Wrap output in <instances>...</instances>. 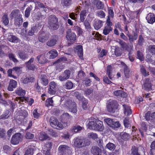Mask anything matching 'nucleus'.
<instances>
[{
    "label": "nucleus",
    "mask_w": 155,
    "mask_h": 155,
    "mask_svg": "<svg viewBox=\"0 0 155 155\" xmlns=\"http://www.w3.org/2000/svg\"><path fill=\"white\" fill-rule=\"evenodd\" d=\"M89 143L85 139H82L77 137L74 140L73 146L74 148H80L88 145Z\"/></svg>",
    "instance_id": "f257e3e1"
},
{
    "label": "nucleus",
    "mask_w": 155,
    "mask_h": 155,
    "mask_svg": "<svg viewBox=\"0 0 155 155\" xmlns=\"http://www.w3.org/2000/svg\"><path fill=\"white\" fill-rule=\"evenodd\" d=\"M48 22L49 28L52 30H56L58 28V19L54 15H50L49 18Z\"/></svg>",
    "instance_id": "f03ea898"
},
{
    "label": "nucleus",
    "mask_w": 155,
    "mask_h": 155,
    "mask_svg": "<svg viewBox=\"0 0 155 155\" xmlns=\"http://www.w3.org/2000/svg\"><path fill=\"white\" fill-rule=\"evenodd\" d=\"M50 124L53 127L57 129H62L64 127H66V124H62L60 123L58 120L56 118L51 117L50 119Z\"/></svg>",
    "instance_id": "7ed1b4c3"
},
{
    "label": "nucleus",
    "mask_w": 155,
    "mask_h": 155,
    "mask_svg": "<svg viewBox=\"0 0 155 155\" xmlns=\"http://www.w3.org/2000/svg\"><path fill=\"white\" fill-rule=\"evenodd\" d=\"M126 33L129 38V40L130 43H132L134 41L136 40L138 37V32L136 31H133L131 34L128 30L127 26H125L124 28Z\"/></svg>",
    "instance_id": "20e7f679"
},
{
    "label": "nucleus",
    "mask_w": 155,
    "mask_h": 155,
    "mask_svg": "<svg viewBox=\"0 0 155 155\" xmlns=\"http://www.w3.org/2000/svg\"><path fill=\"white\" fill-rule=\"evenodd\" d=\"M38 31V28L36 26L31 27L28 30L25 29L26 33L25 34L24 37L27 40H28L29 39V36H32L34 35L35 33H37Z\"/></svg>",
    "instance_id": "39448f33"
},
{
    "label": "nucleus",
    "mask_w": 155,
    "mask_h": 155,
    "mask_svg": "<svg viewBox=\"0 0 155 155\" xmlns=\"http://www.w3.org/2000/svg\"><path fill=\"white\" fill-rule=\"evenodd\" d=\"M22 138L23 136L21 133H16L12 136L11 143L13 145H17L22 140Z\"/></svg>",
    "instance_id": "423d86ee"
},
{
    "label": "nucleus",
    "mask_w": 155,
    "mask_h": 155,
    "mask_svg": "<svg viewBox=\"0 0 155 155\" xmlns=\"http://www.w3.org/2000/svg\"><path fill=\"white\" fill-rule=\"evenodd\" d=\"M144 152V149L141 146H133L131 149V154L132 155H141Z\"/></svg>",
    "instance_id": "0eeeda50"
},
{
    "label": "nucleus",
    "mask_w": 155,
    "mask_h": 155,
    "mask_svg": "<svg viewBox=\"0 0 155 155\" xmlns=\"http://www.w3.org/2000/svg\"><path fill=\"white\" fill-rule=\"evenodd\" d=\"M66 105L69 107V110L73 113H76L77 111L76 104L74 102H72L71 100H68L65 102Z\"/></svg>",
    "instance_id": "6e6552de"
},
{
    "label": "nucleus",
    "mask_w": 155,
    "mask_h": 155,
    "mask_svg": "<svg viewBox=\"0 0 155 155\" xmlns=\"http://www.w3.org/2000/svg\"><path fill=\"white\" fill-rule=\"evenodd\" d=\"M118 105L116 101H113L110 102L107 106L108 111L110 112H113L117 108Z\"/></svg>",
    "instance_id": "1a4fd4ad"
},
{
    "label": "nucleus",
    "mask_w": 155,
    "mask_h": 155,
    "mask_svg": "<svg viewBox=\"0 0 155 155\" xmlns=\"http://www.w3.org/2000/svg\"><path fill=\"white\" fill-rule=\"evenodd\" d=\"M66 37L67 39L69 41L72 42L76 39V35L75 34L71 32V29H68L66 32Z\"/></svg>",
    "instance_id": "9d476101"
},
{
    "label": "nucleus",
    "mask_w": 155,
    "mask_h": 155,
    "mask_svg": "<svg viewBox=\"0 0 155 155\" xmlns=\"http://www.w3.org/2000/svg\"><path fill=\"white\" fill-rule=\"evenodd\" d=\"M49 38L48 35L46 34L44 31H41L38 34V39L41 42H45Z\"/></svg>",
    "instance_id": "9b49d317"
},
{
    "label": "nucleus",
    "mask_w": 155,
    "mask_h": 155,
    "mask_svg": "<svg viewBox=\"0 0 155 155\" xmlns=\"http://www.w3.org/2000/svg\"><path fill=\"white\" fill-rule=\"evenodd\" d=\"M34 60V58H31L28 61L25 63V64L26 67L28 70L34 71L36 69V66L34 64H32Z\"/></svg>",
    "instance_id": "f8f14e48"
},
{
    "label": "nucleus",
    "mask_w": 155,
    "mask_h": 155,
    "mask_svg": "<svg viewBox=\"0 0 155 155\" xmlns=\"http://www.w3.org/2000/svg\"><path fill=\"white\" fill-rule=\"evenodd\" d=\"M70 74V71L66 70L64 71L62 75L59 77V79L61 81H65L69 78Z\"/></svg>",
    "instance_id": "ddd939ff"
},
{
    "label": "nucleus",
    "mask_w": 155,
    "mask_h": 155,
    "mask_svg": "<svg viewBox=\"0 0 155 155\" xmlns=\"http://www.w3.org/2000/svg\"><path fill=\"white\" fill-rule=\"evenodd\" d=\"M119 43L123 49L129 52V54L130 53L131 51V48L129 47L128 44L127 43L122 40H119Z\"/></svg>",
    "instance_id": "4468645a"
},
{
    "label": "nucleus",
    "mask_w": 155,
    "mask_h": 155,
    "mask_svg": "<svg viewBox=\"0 0 155 155\" xmlns=\"http://www.w3.org/2000/svg\"><path fill=\"white\" fill-rule=\"evenodd\" d=\"M56 84L54 81L51 82L49 84V88L48 89V92L51 94H54L56 91Z\"/></svg>",
    "instance_id": "2eb2a0df"
},
{
    "label": "nucleus",
    "mask_w": 155,
    "mask_h": 155,
    "mask_svg": "<svg viewBox=\"0 0 155 155\" xmlns=\"http://www.w3.org/2000/svg\"><path fill=\"white\" fill-rule=\"evenodd\" d=\"M58 150L60 152L63 153H68L71 152L70 147L66 145H60L58 148Z\"/></svg>",
    "instance_id": "dca6fc26"
},
{
    "label": "nucleus",
    "mask_w": 155,
    "mask_h": 155,
    "mask_svg": "<svg viewBox=\"0 0 155 155\" xmlns=\"http://www.w3.org/2000/svg\"><path fill=\"white\" fill-rule=\"evenodd\" d=\"M91 151L94 155H101L102 152L101 149L96 146H93L91 149Z\"/></svg>",
    "instance_id": "f3484780"
},
{
    "label": "nucleus",
    "mask_w": 155,
    "mask_h": 155,
    "mask_svg": "<svg viewBox=\"0 0 155 155\" xmlns=\"http://www.w3.org/2000/svg\"><path fill=\"white\" fill-rule=\"evenodd\" d=\"M146 19L148 23L152 24L155 21V15L153 13H150L147 15Z\"/></svg>",
    "instance_id": "a211bd4d"
},
{
    "label": "nucleus",
    "mask_w": 155,
    "mask_h": 155,
    "mask_svg": "<svg viewBox=\"0 0 155 155\" xmlns=\"http://www.w3.org/2000/svg\"><path fill=\"white\" fill-rule=\"evenodd\" d=\"M37 59L38 62L41 64H45L48 61L44 54H41L37 56Z\"/></svg>",
    "instance_id": "6ab92c4d"
},
{
    "label": "nucleus",
    "mask_w": 155,
    "mask_h": 155,
    "mask_svg": "<svg viewBox=\"0 0 155 155\" xmlns=\"http://www.w3.org/2000/svg\"><path fill=\"white\" fill-rule=\"evenodd\" d=\"M152 85L150 81V79L146 78V80L143 84V88L145 90H150L151 89Z\"/></svg>",
    "instance_id": "aec40b11"
},
{
    "label": "nucleus",
    "mask_w": 155,
    "mask_h": 155,
    "mask_svg": "<svg viewBox=\"0 0 155 155\" xmlns=\"http://www.w3.org/2000/svg\"><path fill=\"white\" fill-rule=\"evenodd\" d=\"M1 21L5 26L8 25L9 22V18L8 14L7 13H4L1 18Z\"/></svg>",
    "instance_id": "412c9836"
},
{
    "label": "nucleus",
    "mask_w": 155,
    "mask_h": 155,
    "mask_svg": "<svg viewBox=\"0 0 155 155\" xmlns=\"http://www.w3.org/2000/svg\"><path fill=\"white\" fill-rule=\"evenodd\" d=\"M95 125V130L102 131L103 130L104 127L102 121L97 120Z\"/></svg>",
    "instance_id": "4be33fe9"
},
{
    "label": "nucleus",
    "mask_w": 155,
    "mask_h": 155,
    "mask_svg": "<svg viewBox=\"0 0 155 155\" xmlns=\"http://www.w3.org/2000/svg\"><path fill=\"white\" fill-rule=\"evenodd\" d=\"M17 85V82L16 81L12 79L11 80L8 89L10 91H12L13 89L16 87Z\"/></svg>",
    "instance_id": "5701e85b"
},
{
    "label": "nucleus",
    "mask_w": 155,
    "mask_h": 155,
    "mask_svg": "<svg viewBox=\"0 0 155 155\" xmlns=\"http://www.w3.org/2000/svg\"><path fill=\"white\" fill-rule=\"evenodd\" d=\"M93 3L98 9L104 8V5L101 1L99 0H94Z\"/></svg>",
    "instance_id": "b1692460"
},
{
    "label": "nucleus",
    "mask_w": 155,
    "mask_h": 155,
    "mask_svg": "<svg viewBox=\"0 0 155 155\" xmlns=\"http://www.w3.org/2000/svg\"><path fill=\"white\" fill-rule=\"evenodd\" d=\"M61 121L63 124H66V126H67V123L68 121L69 120V114L67 113L63 114L61 116Z\"/></svg>",
    "instance_id": "393cba45"
},
{
    "label": "nucleus",
    "mask_w": 155,
    "mask_h": 155,
    "mask_svg": "<svg viewBox=\"0 0 155 155\" xmlns=\"http://www.w3.org/2000/svg\"><path fill=\"white\" fill-rule=\"evenodd\" d=\"M41 83L45 86H46L48 84V77L45 74H41L40 76Z\"/></svg>",
    "instance_id": "a878e982"
},
{
    "label": "nucleus",
    "mask_w": 155,
    "mask_h": 155,
    "mask_svg": "<svg viewBox=\"0 0 155 155\" xmlns=\"http://www.w3.org/2000/svg\"><path fill=\"white\" fill-rule=\"evenodd\" d=\"M114 93L115 96L121 97H125L127 96V94L122 90H117L114 91Z\"/></svg>",
    "instance_id": "bb28decb"
},
{
    "label": "nucleus",
    "mask_w": 155,
    "mask_h": 155,
    "mask_svg": "<svg viewBox=\"0 0 155 155\" xmlns=\"http://www.w3.org/2000/svg\"><path fill=\"white\" fill-rule=\"evenodd\" d=\"M107 74L109 78L112 80L114 76L112 74V68L110 65L108 66L107 69Z\"/></svg>",
    "instance_id": "cd10ccee"
},
{
    "label": "nucleus",
    "mask_w": 155,
    "mask_h": 155,
    "mask_svg": "<svg viewBox=\"0 0 155 155\" xmlns=\"http://www.w3.org/2000/svg\"><path fill=\"white\" fill-rule=\"evenodd\" d=\"M22 22L23 19L21 16L20 15L15 17L14 20V24L15 25L19 26L21 24Z\"/></svg>",
    "instance_id": "c85d7f7f"
},
{
    "label": "nucleus",
    "mask_w": 155,
    "mask_h": 155,
    "mask_svg": "<svg viewBox=\"0 0 155 155\" xmlns=\"http://www.w3.org/2000/svg\"><path fill=\"white\" fill-rule=\"evenodd\" d=\"M48 54L49 55V58L53 59L55 58L58 55L57 51L55 49H53L49 51Z\"/></svg>",
    "instance_id": "c756f323"
},
{
    "label": "nucleus",
    "mask_w": 155,
    "mask_h": 155,
    "mask_svg": "<svg viewBox=\"0 0 155 155\" xmlns=\"http://www.w3.org/2000/svg\"><path fill=\"white\" fill-rule=\"evenodd\" d=\"M103 22L101 20H96L94 23V26L96 30L99 29L103 25Z\"/></svg>",
    "instance_id": "7c9ffc66"
},
{
    "label": "nucleus",
    "mask_w": 155,
    "mask_h": 155,
    "mask_svg": "<svg viewBox=\"0 0 155 155\" xmlns=\"http://www.w3.org/2000/svg\"><path fill=\"white\" fill-rule=\"evenodd\" d=\"M76 51L80 58L82 57L83 51L82 46L81 45H78L76 47Z\"/></svg>",
    "instance_id": "2f4dec72"
},
{
    "label": "nucleus",
    "mask_w": 155,
    "mask_h": 155,
    "mask_svg": "<svg viewBox=\"0 0 155 155\" xmlns=\"http://www.w3.org/2000/svg\"><path fill=\"white\" fill-rule=\"evenodd\" d=\"M124 109V113L125 115H129L131 114L132 112L130 107L125 104L123 105Z\"/></svg>",
    "instance_id": "473e14b6"
},
{
    "label": "nucleus",
    "mask_w": 155,
    "mask_h": 155,
    "mask_svg": "<svg viewBox=\"0 0 155 155\" xmlns=\"http://www.w3.org/2000/svg\"><path fill=\"white\" fill-rule=\"evenodd\" d=\"M19 57L20 59L23 61H25L27 60L28 58V55L24 52H19L18 53Z\"/></svg>",
    "instance_id": "72a5a7b5"
},
{
    "label": "nucleus",
    "mask_w": 155,
    "mask_h": 155,
    "mask_svg": "<svg viewBox=\"0 0 155 155\" xmlns=\"http://www.w3.org/2000/svg\"><path fill=\"white\" fill-rule=\"evenodd\" d=\"M57 42V40L56 39H51L47 42V45L49 47H52L55 45Z\"/></svg>",
    "instance_id": "f704fd0d"
},
{
    "label": "nucleus",
    "mask_w": 155,
    "mask_h": 155,
    "mask_svg": "<svg viewBox=\"0 0 155 155\" xmlns=\"http://www.w3.org/2000/svg\"><path fill=\"white\" fill-rule=\"evenodd\" d=\"M97 120L94 119L93 120L90 121L88 123L89 128L91 129L95 130Z\"/></svg>",
    "instance_id": "c9c22d12"
},
{
    "label": "nucleus",
    "mask_w": 155,
    "mask_h": 155,
    "mask_svg": "<svg viewBox=\"0 0 155 155\" xmlns=\"http://www.w3.org/2000/svg\"><path fill=\"white\" fill-rule=\"evenodd\" d=\"M8 39L9 41L13 43H17L18 40V39L16 36L13 35H8Z\"/></svg>",
    "instance_id": "e433bc0d"
},
{
    "label": "nucleus",
    "mask_w": 155,
    "mask_h": 155,
    "mask_svg": "<svg viewBox=\"0 0 155 155\" xmlns=\"http://www.w3.org/2000/svg\"><path fill=\"white\" fill-rule=\"evenodd\" d=\"M73 84L71 81H68L64 86L67 89H71L73 87Z\"/></svg>",
    "instance_id": "4c0bfd02"
},
{
    "label": "nucleus",
    "mask_w": 155,
    "mask_h": 155,
    "mask_svg": "<svg viewBox=\"0 0 155 155\" xmlns=\"http://www.w3.org/2000/svg\"><path fill=\"white\" fill-rule=\"evenodd\" d=\"M82 102V106L84 110H86L87 107L88 101L85 98H83L81 101Z\"/></svg>",
    "instance_id": "58836bf2"
},
{
    "label": "nucleus",
    "mask_w": 155,
    "mask_h": 155,
    "mask_svg": "<svg viewBox=\"0 0 155 155\" xmlns=\"http://www.w3.org/2000/svg\"><path fill=\"white\" fill-rule=\"evenodd\" d=\"M84 129V127L79 125H76L74 126L72 128V130L75 133L79 132Z\"/></svg>",
    "instance_id": "ea45409f"
},
{
    "label": "nucleus",
    "mask_w": 155,
    "mask_h": 155,
    "mask_svg": "<svg viewBox=\"0 0 155 155\" xmlns=\"http://www.w3.org/2000/svg\"><path fill=\"white\" fill-rule=\"evenodd\" d=\"M112 29L113 28L111 27L105 26L103 30V33L105 35H107L108 34Z\"/></svg>",
    "instance_id": "a19ab883"
},
{
    "label": "nucleus",
    "mask_w": 155,
    "mask_h": 155,
    "mask_svg": "<svg viewBox=\"0 0 155 155\" xmlns=\"http://www.w3.org/2000/svg\"><path fill=\"white\" fill-rule=\"evenodd\" d=\"M121 138L125 140H126L130 138L129 134L124 132H122L120 134Z\"/></svg>",
    "instance_id": "79ce46f5"
},
{
    "label": "nucleus",
    "mask_w": 155,
    "mask_h": 155,
    "mask_svg": "<svg viewBox=\"0 0 155 155\" xmlns=\"http://www.w3.org/2000/svg\"><path fill=\"white\" fill-rule=\"evenodd\" d=\"M16 93L19 95L23 96L24 95L25 93V91L24 90H23L21 88H18L16 91Z\"/></svg>",
    "instance_id": "37998d69"
},
{
    "label": "nucleus",
    "mask_w": 155,
    "mask_h": 155,
    "mask_svg": "<svg viewBox=\"0 0 155 155\" xmlns=\"http://www.w3.org/2000/svg\"><path fill=\"white\" fill-rule=\"evenodd\" d=\"M140 71L145 77L149 75V72L147 71L144 67L143 65L140 66Z\"/></svg>",
    "instance_id": "c03bdc74"
},
{
    "label": "nucleus",
    "mask_w": 155,
    "mask_h": 155,
    "mask_svg": "<svg viewBox=\"0 0 155 155\" xmlns=\"http://www.w3.org/2000/svg\"><path fill=\"white\" fill-rule=\"evenodd\" d=\"M67 59L65 57H63L60 58L58 59L56 61H55L54 63V64H57V65H60V63L61 62L65 61H67Z\"/></svg>",
    "instance_id": "a18cd8bd"
},
{
    "label": "nucleus",
    "mask_w": 155,
    "mask_h": 155,
    "mask_svg": "<svg viewBox=\"0 0 155 155\" xmlns=\"http://www.w3.org/2000/svg\"><path fill=\"white\" fill-rule=\"evenodd\" d=\"M115 55L117 56H120L122 54L121 49L119 47H117L116 48L114 51Z\"/></svg>",
    "instance_id": "49530a36"
},
{
    "label": "nucleus",
    "mask_w": 155,
    "mask_h": 155,
    "mask_svg": "<svg viewBox=\"0 0 155 155\" xmlns=\"http://www.w3.org/2000/svg\"><path fill=\"white\" fill-rule=\"evenodd\" d=\"M18 10L13 11L10 15V17L11 19H13L14 17L15 18V17L17 16L21 15L18 14Z\"/></svg>",
    "instance_id": "de8ad7c7"
},
{
    "label": "nucleus",
    "mask_w": 155,
    "mask_h": 155,
    "mask_svg": "<svg viewBox=\"0 0 155 155\" xmlns=\"http://www.w3.org/2000/svg\"><path fill=\"white\" fill-rule=\"evenodd\" d=\"M49 138V136L46 134L43 133H41L39 137L40 140L43 141Z\"/></svg>",
    "instance_id": "09e8293b"
},
{
    "label": "nucleus",
    "mask_w": 155,
    "mask_h": 155,
    "mask_svg": "<svg viewBox=\"0 0 155 155\" xmlns=\"http://www.w3.org/2000/svg\"><path fill=\"white\" fill-rule=\"evenodd\" d=\"M61 4L63 6H68L71 5V0H62Z\"/></svg>",
    "instance_id": "8fccbe9b"
},
{
    "label": "nucleus",
    "mask_w": 155,
    "mask_h": 155,
    "mask_svg": "<svg viewBox=\"0 0 155 155\" xmlns=\"http://www.w3.org/2000/svg\"><path fill=\"white\" fill-rule=\"evenodd\" d=\"M106 147L110 150H114L116 146L114 143H109L106 145Z\"/></svg>",
    "instance_id": "3c124183"
},
{
    "label": "nucleus",
    "mask_w": 155,
    "mask_h": 155,
    "mask_svg": "<svg viewBox=\"0 0 155 155\" xmlns=\"http://www.w3.org/2000/svg\"><path fill=\"white\" fill-rule=\"evenodd\" d=\"M124 71L125 77L128 78L130 76V70L127 65H125L124 68Z\"/></svg>",
    "instance_id": "603ef678"
},
{
    "label": "nucleus",
    "mask_w": 155,
    "mask_h": 155,
    "mask_svg": "<svg viewBox=\"0 0 155 155\" xmlns=\"http://www.w3.org/2000/svg\"><path fill=\"white\" fill-rule=\"evenodd\" d=\"M22 8L23 9H26V10H31L32 9V7L30 2H26L23 5Z\"/></svg>",
    "instance_id": "864d4df0"
},
{
    "label": "nucleus",
    "mask_w": 155,
    "mask_h": 155,
    "mask_svg": "<svg viewBox=\"0 0 155 155\" xmlns=\"http://www.w3.org/2000/svg\"><path fill=\"white\" fill-rule=\"evenodd\" d=\"M124 124L125 127L128 128L130 127L129 123V119L128 117H125L124 121Z\"/></svg>",
    "instance_id": "5fc2aeb1"
},
{
    "label": "nucleus",
    "mask_w": 155,
    "mask_h": 155,
    "mask_svg": "<svg viewBox=\"0 0 155 155\" xmlns=\"http://www.w3.org/2000/svg\"><path fill=\"white\" fill-rule=\"evenodd\" d=\"M104 121L109 126L111 127L114 121L110 118H107L105 119Z\"/></svg>",
    "instance_id": "6e6d98bb"
},
{
    "label": "nucleus",
    "mask_w": 155,
    "mask_h": 155,
    "mask_svg": "<svg viewBox=\"0 0 155 155\" xmlns=\"http://www.w3.org/2000/svg\"><path fill=\"white\" fill-rule=\"evenodd\" d=\"M33 149L31 148H28L26 151L24 155H33Z\"/></svg>",
    "instance_id": "4d7b16f0"
},
{
    "label": "nucleus",
    "mask_w": 155,
    "mask_h": 155,
    "mask_svg": "<svg viewBox=\"0 0 155 155\" xmlns=\"http://www.w3.org/2000/svg\"><path fill=\"white\" fill-rule=\"evenodd\" d=\"M53 101L52 98H49L47 99L46 101L45 105L47 107L52 106L53 104Z\"/></svg>",
    "instance_id": "13d9d810"
},
{
    "label": "nucleus",
    "mask_w": 155,
    "mask_h": 155,
    "mask_svg": "<svg viewBox=\"0 0 155 155\" xmlns=\"http://www.w3.org/2000/svg\"><path fill=\"white\" fill-rule=\"evenodd\" d=\"M34 137V135L30 132H27L25 135L26 138L28 139H32Z\"/></svg>",
    "instance_id": "bf43d9fd"
},
{
    "label": "nucleus",
    "mask_w": 155,
    "mask_h": 155,
    "mask_svg": "<svg viewBox=\"0 0 155 155\" xmlns=\"http://www.w3.org/2000/svg\"><path fill=\"white\" fill-rule=\"evenodd\" d=\"M9 58L12 60L14 62L17 63L18 62V60L15 58V55L12 53H10L8 55Z\"/></svg>",
    "instance_id": "052dcab7"
},
{
    "label": "nucleus",
    "mask_w": 155,
    "mask_h": 155,
    "mask_svg": "<svg viewBox=\"0 0 155 155\" xmlns=\"http://www.w3.org/2000/svg\"><path fill=\"white\" fill-rule=\"evenodd\" d=\"M74 95L79 100H82L83 98H84L83 96L81 95V94L78 92H75L74 93Z\"/></svg>",
    "instance_id": "680f3d73"
},
{
    "label": "nucleus",
    "mask_w": 155,
    "mask_h": 155,
    "mask_svg": "<svg viewBox=\"0 0 155 155\" xmlns=\"http://www.w3.org/2000/svg\"><path fill=\"white\" fill-rule=\"evenodd\" d=\"M150 52L153 54H155V45H150L149 47Z\"/></svg>",
    "instance_id": "e2e57ef3"
},
{
    "label": "nucleus",
    "mask_w": 155,
    "mask_h": 155,
    "mask_svg": "<svg viewBox=\"0 0 155 155\" xmlns=\"http://www.w3.org/2000/svg\"><path fill=\"white\" fill-rule=\"evenodd\" d=\"M120 124L118 122L113 121V123L111 127L114 128H115L120 127Z\"/></svg>",
    "instance_id": "0e129e2a"
},
{
    "label": "nucleus",
    "mask_w": 155,
    "mask_h": 155,
    "mask_svg": "<svg viewBox=\"0 0 155 155\" xmlns=\"http://www.w3.org/2000/svg\"><path fill=\"white\" fill-rule=\"evenodd\" d=\"M91 82V80L88 78H85L83 81V82L87 86H89Z\"/></svg>",
    "instance_id": "69168bd1"
},
{
    "label": "nucleus",
    "mask_w": 155,
    "mask_h": 155,
    "mask_svg": "<svg viewBox=\"0 0 155 155\" xmlns=\"http://www.w3.org/2000/svg\"><path fill=\"white\" fill-rule=\"evenodd\" d=\"M107 51L104 49H103L101 52L99 53L98 55V57H102L104 56L107 55Z\"/></svg>",
    "instance_id": "338daca9"
},
{
    "label": "nucleus",
    "mask_w": 155,
    "mask_h": 155,
    "mask_svg": "<svg viewBox=\"0 0 155 155\" xmlns=\"http://www.w3.org/2000/svg\"><path fill=\"white\" fill-rule=\"evenodd\" d=\"M8 112H5L4 114H2L0 117V119L5 120L7 119L9 116L8 115Z\"/></svg>",
    "instance_id": "774afa93"
}]
</instances>
